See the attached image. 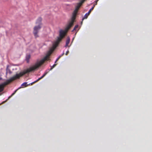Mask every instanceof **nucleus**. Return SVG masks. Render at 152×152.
<instances>
[{
	"mask_svg": "<svg viewBox=\"0 0 152 152\" xmlns=\"http://www.w3.org/2000/svg\"><path fill=\"white\" fill-rule=\"evenodd\" d=\"M66 32L67 31H66L65 30L64 31L62 30H60L59 31V37H57L56 40L54 42L53 44V48L51 49L49 51L48 53L40 61L36 63L34 65L35 67H37V69L45 61L50 60L49 56L52 53L53 50L58 46L62 39L64 37Z\"/></svg>",
	"mask_w": 152,
	"mask_h": 152,
	"instance_id": "1",
	"label": "nucleus"
},
{
	"mask_svg": "<svg viewBox=\"0 0 152 152\" xmlns=\"http://www.w3.org/2000/svg\"><path fill=\"white\" fill-rule=\"evenodd\" d=\"M37 67H35L34 65L32 66L31 67L25 70L23 72H20L19 74H16L15 75L12 77L10 79L7 80L3 83L0 84V93L3 91L5 86L9 84L13 81H14L17 79H19L21 77L25 74L35 70L37 69Z\"/></svg>",
	"mask_w": 152,
	"mask_h": 152,
	"instance_id": "2",
	"label": "nucleus"
},
{
	"mask_svg": "<svg viewBox=\"0 0 152 152\" xmlns=\"http://www.w3.org/2000/svg\"><path fill=\"white\" fill-rule=\"evenodd\" d=\"M41 28V26L40 25L35 26L34 27L33 34L35 38H37L39 37L38 33Z\"/></svg>",
	"mask_w": 152,
	"mask_h": 152,
	"instance_id": "3",
	"label": "nucleus"
},
{
	"mask_svg": "<svg viewBox=\"0 0 152 152\" xmlns=\"http://www.w3.org/2000/svg\"><path fill=\"white\" fill-rule=\"evenodd\" d=\"M75 20H73L71 19V20L69 21L68 23L66 25L65 28V30L66 31H67L70 28L73 26L74 23L75 21Z\"/></svg>",
	"mask_w": 152,
	"mask_h": 152,
	"instance_id": "4",
	"label": "nucleus"
},
{
	"mask_svg": "<svg viewBox=\"0 0 152 152\" xmlns=\"http://www.w3.org/2000/svg\"><path fill=\"white\" fill-rule=\"evenodd\" d=\"M21 88V87H20L18 89H17L14 92L11 94V95L9 96L8 97V99H6L5 101H3L1 103V104H3L4 103H5V102H7V101L11 97H12V96H13V95H14L15 93H16V92L20 88Z\"/></svg>",
	"mask_w": 152,
	"mask_h": 152,
	"instance_id": "5",
	"label": "nucleus"
},
{
	"mask_svg": "<svg viewBox=\"0 0 152 152\" xmlns=\"http://www.w3.org/2000/svg\"><path fill=\"white\" fill-rule=\"evenodd\" d=\"M78 11V10H77L75 9V10L74 11L72 14V17L71 18L73 19V20H75Z\"/></svg>",
	"mask_w": 152,
	"mask_h": 152,
	"instance_id": "6",
	"label": "nucleus"
},
{
	"mask_svg": "<svg viewBox=\"0 0 152 152\" xmlns=\"http://www.w3.org/2000/svg\"><path fill=\"white\" fill-rule=\"evenodd\" d=\"M48 72L47 71H46L44 74H43V75L42 76H41V77H40V78H39L37 80H36V81H35L34 82H33V83H31V84L34 83H35L36 82H37V81H39V80H40L41 79H42V78H43L48 73Z\"/></svg>",
	"mask_w": 152,
	"mask_h": 152,
	"instance_id": "7",
	"label": "nucleus"
},
{
	"mask_svg": "<svg viewBox=\"0 0 152 152\" xmlns=\"http://www.w3.org/2000/svg\"><path fill=\"white\" fill-rule=\"evenodd\" d=\"M42 20V18L41 17L39 18L37 20L36 23L38 24V25L42 26V24L41 23V21Z\"/></svg>",
	"mask_w": 152,
	"mask_h": 152,
	"instance_id": "8",
	"label": "nucleus"
},
{
	"mask_svg": "<svg viewBox=\"0 0 152 152\" xmlns=\"http://www.w3.org/2000/svg\"><path fill=\"white\" fill-rule=\"evenodd\" d=\"M70 41V39L69 37H68L67 38L66 41V45H65V47H66L67 46H68V45Z\"/></svg>",
	"mask_w": 152,
	"mask_h": 152,
	"instance_id": "9",
	"label": "nucleus"
},
{
	"mask_svg": "<svg viewBox=\"0 0 152 152\" xmlns=\"http://www.w3.org/2000/svg\"><path fill=\"white\" fill-rule=\"evenodd\" d=\"M89 15V14H88V13H86L84 16V17L82 19V21L83 20L85 19H87ZM83 23V21H82L81 22V23L82 24Z\"/></svg>",
	"mask_w": 152,
	"mask_h": 152,
	"instance_id": "10",
	"label": "nucleus"
},
{
	"mask_svg": "<svg viewBox=\"0 0 152 152\" xmlns=\"http://www.w3.org/2000/svg\"><path fill=\"white\" fill-rule=\"evenodd\" d=\"M31 58V56L30 55H27L26 57V61L27 63H28L29 62V59Z\"/></svg>",
	"mask_w": 152,
	"mask_h": 152,
	"instance_id": "11",
	"label": "nucleus"
},
{
	"mask_svg": "<svg viewBox=\"0 0 152 152\" xmlns=\"http://www.w3.org/2000/svg\"><path fill=\"white\" fill-rule=\"evenodd\" d=\"M7 73H9L10 74L12 73V72L9 69L7 68L6 69V73L7 74Z\"/></svg>",
	"mask_w": 152,
	"mask_h": 152,
	"instance_id": "12",
	"label": "nucleus"
},
{
	"mask_svg": "<svg viewBox=\"0 0 152 152\" xmlns=\"http://www.w3.org/2000/svg\"><path fill=\"white\" fill-rule=\"evenodd\" d=\"M94 5L93 7H92V8L91 9H90V10H89L88 12V14H90L91 11L94 9Z\"/></svg>",
	"mask_w": 152,
	"mask_h": 152,
	"instance_id": "13",
	"label": "nucleus"
},
{
	"mask_svg": "<svg viewBox=\"0 0 152 152\" xmlns=\"http://www.w3.org/2000/svg\"><path fill=\"white\" fill-rule=\"evenodd\" d=\"M27 83L26 82H24V83H23L22 85H21V86H24V87H27L28 85H27Z\"/></svg>",
	"mask_w": 152,
	"mask_h": 152,
	"instance_id": "14",
	"label": "nucleus"
},
{
	"mask_svg": "<svg viewBox=\"0 0 152 152\" xmlns=\"http://www.w3.org/2000/svg\"><path fill=\"white\" fill-rule=\"evenodd\" d=\"M78 27V26L77 25H75V27H74L73 30H72V31H74V30H75Z\"/></svg>",
	"mask_w": 152,
	"mask_h": 152,
	"instance_id": "15",
	"label": "nucleus"
},
{
	"mask_svg": "<svg viewBox=\"0 0 152 152\" xmlns=\"http://www.w3.org/2000/svg\"><path fill=\"white\" fill-rule=\"evenodd\" d=\"M57 65V64H55L52 66H51V68L50 70H51L53 69Z\"/></svg>",
	"mask_w": 152,
	"mask_h": 152,
	"instance_id": "16",
	"label": "nucleus"
},
{
	"mask_svg": "<svg viewBox=\"0 0 152 152\" xmlns=\"http://www.w3.org/2000/svg\"><path fill=\"white\" fill-rule=\"evenodd\" d=\"M61 57V56H59L56 60V61H57Z\"/></svg>",
	"mask_w": 152,
	"mask_h": 152,
	"instance_id": "17",
	"label": "nucleus"
},
{
	"mask_svg": "<svg viewBox=\"0 0 152 152\" xmlns=\"http://www.w3.org/2000/svg\"><path fill=\"white\" fill-rule=\"evenodd\" d=\"M69 53V50H68L65 53V55H68V54Z\"/></svg>",
	"mask_w": 152,
	"mask_h": 152,
	"instance_id": "18",
	"label": "nucleus"
},
{
	"mask_svg": "<svg viewBox=\"0 0 152 152\" xmlns=\"http://www.w3.org/2000/svg\"><path fill=\"white\" fill-rule=\"evenodd\" d=\"M98 1H97V0L95 1V3L94 4V6L95 5H97V2Z\"/></svg>",
	"mask_w": 152,
	"mask_h": 152,
	"instance_id": "19",
	"label": "nucleus"
},
{
	"mask_svg": "<svg viewBox=\"0 0 152 152\" xmlns=\"http://www.w3.org/2000/svg\"><path fill=\"white\" fill-rule=\"evenodd\" d=\"M64 53H63L61 55H60V56H61V57L62 56H63L64 55Z\"/></svg>",
	"mask_w": 152,
	"mask_h": 152,
	"instance_id": "20",
	"label": "nucleus"
},
{
	"mask_svg": "<svg viewBox=\"0 0 152 152\" xmlns=\"http://www.w3.org/2000/svg\"><path fill=\"white\" fill-rule=\"evenodd\" d=\"M2 79V78L0 76V80H1Z\"/></svg>",
	"mask_w": 152,
	"mask_h": 152,
	"instance_id": "21",
	"label": "nucleus"
},
{
	"mask_svg": "<svg viewBox=\"0 0 152 152\" xmlns=\"http://www.w3.org/2000/svg\"><path fill=\"white\" fill-rule=\"evenodd\" d=\"M57 61H55V64H56V62H57Z\"/></svg>",
	"mask_w": 152,
	"mask_h": 152,
	"instance_id": "22",
	"label": "nucleus"
},
{
	"mask_svg": "<svg viewBox=\"0 0 152 152\" xmlns=\"http://www.w3.org/2000/svg\"><path fill=\"white\" fill-rule=\"evenodd\" d=\"M99 0H97V1H98Z\"/></svg>",
	"mask_w": 152,
	"mask_h": 152,
	"instance_id": "23",
	"label": "nucleus"
}]
</instances>
